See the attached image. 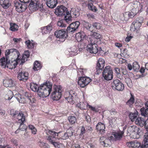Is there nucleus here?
I'll list each match as a JSON object with an SVG mask.
<instances>
[{
    "instance_id": "13d9d810",
    "label": "nucleus",
    "mask_w": 148,
    "mask_h": 148,
    "mask_svg": "<svg viewBox=\"0 0 148 148\" xmlns=\"http://www.w3.org/2000/svg\"><path fill=\"white\" fill-rule=\"evenodd\" d=\"M10 54H11V53L10 52L9 49H8L5 52V60H8L9 59L10 55Z\"/></svg>"
},
{
    "instance_id": "6ab92c4d",
    "label": "nucleus",
    "mask_w": 148,
    "mask_h": 148,
    "mask_svg": "<svg viewBox=\"0 0 148 148\" xmlns=\"http://www.w3.org/2000/svg\"><path fill=\"white\" fill-rule=\"evenodd\" d=\"M46 1L47 6L51 8H54L58 3L57 0H46Z\"/></svg>"
},
{
    "instance_id": "052dcab7",
    "label": "nucleus",
    "mask_w": 148,
    "mask_h": 148,
    "mask_svg": "<svg viewBox=\"0 0 148 148\" xmlns=\"http://www.w3.org/2000/svg\"><path fill=\"white\" fill-rule=\"evenodd\" d=\"M48 132L49 133V134L53 136V138H54L56 136V135L57 134V136L58 135V133L52 130H49Z\"/></svg>"
},
{
    "instance_id": "ddd939ff",
    "label": "nucleus",
    "mask_w": 148,
    "mask_h": 148,
    "mask_svg": "<svg viewBox=\"0 0 148 148\" xmlns=\"http://www.w3.org/2000/svg\"><path fill=\"white\" fill-rule=\"evenodd\" d=\"M87 50L91 53L96 54L98 52V45L97 44H88Z\"/></svg>"
},
{
    "instance_id": "774afa93",
    "label": "nucleus",
    "mask_w": 148,
    "mask_h": 148,
    "mask_svg": "<svg viewBox=\"0 0 148 148\" xmlns=\"http://www.w3.org/2000/svg\"><path fill=\"white\" fill-rule=\"evenodd\" d=\"M69 136L68 134L66 133H64V135L62 136V138L63 140H66L69 138Z\"/></svg>"
},
{
    "instance_id": "bf43d9fd",
    "label": "nucleus",
    "mask_w": 148,
    "mask_h": 148,
    "mask_svg": "<svg viewBox=\"0 0 148 148\" xmlns=\"http://www.w3.org/2000/svg\"><path fill=\"white\" fill-rule=\"evenodd\" d=\"M88 104L87 103H86V104H85L84 102H80L79 104V106H78L81 109H86V106H88V105H86V104Z\"/></svg>"
},
{
    "instance_id": "f704fd0d",
    "label": "nucleus",
    "mask_w": 148,
    "mask_h": 148,
    "mask_svg": "<svg viewBox=\"0 0 148 148\" xmlns=\"http://www.w3.org/2000/svg\"><path fill=\"white\" fill-rule=\"evenodd\" d=\"M41 66L40 64L38 61H36L34 64L33 69L35 71H38L40 69Z\"/></svg>"
},
{
    "instance_id": "09e8293b",
    "label": "nucleus",
    "mask_w": 148,
    "mask_h": 148,
    "mask_svg": "<svg viewBox=\"0 0 148 148\" xmlns=\"http://www.w3.org/2000/svg\"><path fill=\"white\" fill-rule=\"evenodd\" d=\"M68 119L70 123L71 124H74L76 121V119L74 116H69Z\"/></svg>"
},
{
    "instance_id": "69168bd1",
    "label": "nucleus",
    "mask_w": 148,
    "mask_h": 148,
    "mask_svg": "<svg viewBox=\"0 0 148 148\" xmlns=\"http://www.w3.org/2000/svg\"><path fill=\"white\" fill-rule=\"evenodd\" d=\"M66 133L69 136H71L73 135V133L70 129H68Z\"/></svg>"
},
{
    "instance_id": "680f3d73",
    "label": "nucleus",
    "mask_w": 148,
    "mask_h": 148,
    "mask_svg": "<svg viewBox=\"0 0 148 148\" xmlns=\"http://www.w3.org/2000/svg\"><path fill=\"white\" fill-rule=\"evenodd\" d=\"M9 51L10 52L11 54H12L13 52L16 53L17 55V57H18V55L20 56V54L15 49H9Z\"/></svg>"
},
{
    "instance_id": "b1692460",
    "label": "nucleus",
    "mask_w": 148,
    "mask_h": 148,
    "mask_svg": "<svg viewBox=\"0 0 148 148\" xmlns=\"http://www.w3.org/2000/svg\"><path fill=\"white\" fill-rule=\"evenodd\" d=\"M72 92L71 91L69 92L67 91L65 92L64 93V97L68 102H69V101H73V96L71 94Z\"/></svg>"
},
{
    "instance_id": "7c9ffc66",
    "label": "nucleus",
    "mask_w": 148,
    "mask_h": 148,
    "mask_svg": "<svg viewBox=\"0 0 148 148\" xmlns=\"http://www.w3.org/2000/svg\"><path fill=\"white\" fill-rule=\"evenodd\" d=\"M52 29L50 25L44 27L42 28V32L45 34L49 33L51 31Z\"/></svg>"
},
{
    "instance_id": "f03ea898",
    "label": "nucleus",
    "mask_w": 148,
    "mask_h": 148,
    "mask_svg": "<svg viewBox=\"0 0 148 148\" xmlns=\"http://www.w3.org/2000/svg\"><path fill=\"white\" fill-rule=\"evenodd\" d=\"M19 57L20 56L18 55V57L16 60L14 59L12 61H11L10 59L8 60H6L5 58L3 57L0 59V66L3 68L6 67L10 69H14L19 62L20 64L21 61H20Z\"/></svg>"
},
{
    "instance_id": "e433bc0d",
    "label": "nucleus",
    "mask_w": 148,
    "mask_h": 148,
    "mask_svg": "<svg viewBox=\"0 0 148 148\" xmlns=\"http://www.w3.org/2000/svg\"><path fill=\"white\" fill-rule=\"evenodd\" d=\"M140 111L142 116H148V108L145 109L144 107H143L140 109Z\"/></svg>"
},
{
    "instance_id": "4be33fe9",
    "label": "nucleus",
    "mask_w": 148,
    "mask_h": 148,
    "mask_svg": "<svg viewBox=\"0 0 148 148\" xmlns=\"http://www.w3.org/2000/svg\"><path fill=\"white\" fill-rule=\"evenodd\" d=\"M3 84L5 87H12L14 85V82L12 79H7L3 80Z\"/></svg>"
},
{
    "instance_id": "412c9836",
    "label": "nucleus",
    "mask_w": 148,
    "mask_h": 148,
    "mask_svg": "<svg viewBox=\"0 0 148 148\" xmlns=\"http://www.w3.org/2000/svg\"><path fill=\"white\" fill-rule=\"evenodd\" d=\"M29 55L30 53L29 51H25L23 55L22 56L21 58V57L19 58H20V61H21V65L23 64L25 62V61L27 60V59L29 57Z\"/></svg>"
},
{
    "instance_id": "7ed1b4c3",
    "label": "nucleus",
    "mask_w": 148,
    "mask_h": 148,
    "mask_svg": "<svg viewBox=\"0 0 148 148\" xmlns=\"http://www.w3.org/2000/svg\"><path fill=\"white\" fill-rule=\"evenodd\" d=\"M55 12L58 16H64V19L66 22L69 23V21H71L72 17L65 7L63 5L58 6L56 9Z\"/></svg>"
},
{
    "instance_id": "393cba45",
    "label": "nucleus",
    "mask_w": 148,
    "mask_h": 148,
    "mask_svg": "<svg viewBox=\"0 0 148 148\" xmlns=\"http://www.w3.org/2000/svg\"><path fill=\"white\" fill-rule=\"evenodd\" d=\"M83 24L84 27H85L88 30L90 31L91 32H93L94 31L93 27L92 25L85 21L83 22Z\"/></svg>"
},
{
    "instance_id": "9b49d317",
    "label": "nucleus",
    "mask_w": 148,
    "mask_h": 148,
    "mask_svg": "<svg viewBox=\"0 0 148 148\" xmlns=\"http://www.w3.org/2000/svg\"><path fill=\"white\" fill-rule=\"evenodd\" d=\"M56 37L58 38L64 39L68 37V33L65 29L56 31L54 33Z\"/></svg>"
},
{
    "instance_id": "a211bd4d",
    "label": "nucleus",
    "mask_w": 148,
    "mask_h": 148,
    "mask_svg": "<svg viewBox=\"0 0 148 148\" xmlns=\"http://www.w3.org/2000/svg\"><path fill=\"white\" fill-rule=\"evenodd\" d=\"M10 0H0V5L4 9H7L10 6Z\"/></svg>"
},
{
    "instance_id": "37998d69",
    "label": "nucleus",
    "mask_w": 148,
    "mask_h": 148,
    "mask_svg": "<svg viewBox=\"0 0 148 148\" xmlns=\"http://www.w3.org/2000/svg\"><path fill=\"white\" fill-rule=\"evenodd\" d=\"M140 68V66L136 62L133 63V69L135 72H138Z\"/></svg>"
},
{
    "instance_id": "6e6d98bb",
    "label": "nucleus",
    "mask_w": 148,
    "mask_h": 148,
    "mask_svg": "<svg viewBox=\"0 0 148 148\" xmlns=\"http://www.w3.org/2000/svg\"><path fill=\"white\" fill-rule=\"evenodd\" d=\"M135 15L134 13L131 12H127L125 13V16H128L131 18L134 17Z\"/></svg>"
},
{
    "instance_id": "f257e3e1",
    "label": "nucleus",
    "mask_w": 148,
    "mask_h": 148,
    "mask_svg": "<svg viewBox=\"0 0 148 148\" xmlns=\"http://www.w3.org/2000/svg\"><path fill=\"white\" fill-rule=\"evenodd\" d=\"M52 84L49 81L41 84L39 87L37 84L32 83L31 84L30 88L34 92H37L38 96L42 98L48 96L52 90Z\"/></svg>"
},
{
    "instance_id": "a19ab883",
    "label": "nucleus",
    "mask_w": 148,
    "mask_h": 148,
    "mask_svg": "<svg viewBox=\"0 0 148 148\" xmlns=\"http://www.w3.org/2000/svg\"><path fill=\"white\" fill-rule=\"evenodd\" d=\"M10 29L11 30L13 31H15L18 29V26L15 23H10Z\"/></svg>"
},
{
    "instance_id": "79ce46f5",
    "label": "nucleus",
    "mask_w": 148,
    "mask_h": 148,
    "mask_svg": "<svg viewBox=\"0 0 148 148\" xmlns=\"http://www.w3.org/2000/svg\"><path fill=\"white\" fill-rule=\"evenodd\" d=\"M117 118L115 117H112L109 119V122L110 125L112 127L113 125H115L116 123Z\"/></svg>"
},
{
    "instance_id": "4468645a",
    "label": "nucleus",
    "mask_w": 148,
    "mask_h": 148,
    "mask_svg": "<svg viewBox=\"0 0 148 148\" xmlns=\"http://www.w3.org/2000/svg\"><path fill=\"white\" fill-rule=\"evenodd\" d=\"M29 74L27 72H21L18 74V79L20 81H26L28 78Z\"/></svg>"
},
{
    "instance_id": "0eeeda50",
    "label": "nucleus",
    "mask_w": 148,
    "mask_h": 148,
    "mask_svg": "<svg viewBox=\"0 0 148 148\" xmlns=\"http://www.w3.org/2000/svg\"><path fill=\"white\" fill-rule=\"evenodd\" d=\"M30 95L27 92H25L24 94V97L19 94L16 95L15 98L19 103H26L27 99L30 100L31 97Z\"/></svg>"
},
{
    "instance_id": "c756f323",
    "label": "nucleus",
    "mask_w": 148,
    "mask_h": 148,
    "mask_svg": "<svg viewBox=\"0 0 148 148\" xmlns=\"http://www.w3.org/2000/svg\"><path fill=\"white\" fill-rule=\"evenodd\" d=\"M131 97L126 102V104L129 106L130 108L132 107V104L134 103V96L131 93L130 94Z\"/></svg>"
},
{
    "instance_id": "f3484780",
    "label": "nucleus",
    "mask_w": 148,
    "mask_h": 148,
    "mask_svg": "<svg viewBox=\"0 0 148 148\" xmlns=\"http://www.w3.org/2000/svg\"><path fill=\"white\" fill-rule=\"evenodd\" d=\"M96 127L97 130L99 131L100 134H103L105 133V126L104 124L101 122L98 123L96 125Z\"/></svg>"
},
{
    "instance_id": "58836bf2",
    "label": "nucleus",
    "mask_w": 148,
    "mask_h": 148,
    "mask_svg": "<svg viewBox=\"0 0 148 148\" xmlns=\"http://www.w3.org/2000/svg\"><path fill=\"white\" fill-rule=\"evenodd\" d=\"M32 42H31L30 40H28L27 41H26L25 42L29 49H31L34 47V43L33 42V41L32 40Z\"/></svg>"
},
{
    "instance_id": "c9c22d12",
    "label": "nucleus",
    "mask_w": 148,
    "mask_h": 148,
    "mask_svg": "<svg viewBox=\"0 0 148 148\" xmlns=\"http://www.w3.org/2000/svg\"><path fill=\"white\" fill-rule=\"evenodd\" d=\"M88 7L89 10L92 12H96L97 11L96 7L94 6L92 3H89L88 4Z\"/></svg>"
},
{
    "instance_id": "423d86ee",
    "label": "nucleus",
    "mask_w": 148,
    "mask_h": 148,
    "mask_svg": "<svg viewBox=\"0 0 148 148\" xmlns=\"http://www.w3.org/2000/svg\"><path fill=\"white\" fill-rule=\"evenodd\" d=\"M111 84L112 88L114 90L122 91L124 88V84L120 81L117 79L113 80Z\"/></svg>"
},
{
    "instance_id": "e2e57ef3",
    "label": "nucleus",
    "mask_w": 148,
    "mask_h": 148,
    "mask_svg": "<svg viewBox=\"0 0 148 148\" xmlns=\"http://www.w3.org/2000/svg\"><path fill=\"white\" fill-rule=\"evenodd\" d=\"M144 123V127L146 130V131H147V133H148V119H147L146 120H145Z\"/></svg>"
},
{
    "instance_id": "72a5a7b5",
    "label": "nucleus",
    "mask_w": 148,
    "mask_h": 148,
    "mask_svg": "<svg viewBox=\"0 0 148 148\" xmlns=\"http://www.w3.org/2000/svg\"><path fill=\"white\" fill-rule=\"evenodd\" d=\"M114 70L116 76L118 78L121 79L122 78V75L120 73V68L118 67H115L114 68Z\"/></svg>"
},
{
    "instance_id": "ea45409f",
    "label": "nucleus",
    "mask_w": 148,
    "mask_h": 148,
    "mask_svg": "<svg viewBox=\"0 0 148 148\" xmlns=\"http://www.w3.org/2000/svg\"><path fill=\"white\" fill-rule=\"evenodd\" d=\"M13 95V92L11 91H9L7 93L5 96V99L6 100H9L12 98Z\"/></svg>"
},
{
    "instance_id": "5fc2aeb1",
    "label": "nucleus",
    "mask_w": 148,
    "mask_h": 148,
    "mask_svg": "<svg viewBox=\"0 0 148 148\" xmlns=\"http://www.w3.org/2000/svg\"><path fill=\"white\" fill-rule=\"evenodd\" d=\"M57 25L58 26L61 27H65L66 26V25L64 23L62 20L58 21Z\"/></svg>"
},
{
    "instance_id": "20e7f679",
    "label": "nucleus",
    "mask_w": 148,
    "mask_h": 148,
    "mask_svg": "<svg viewBox=\"0 0 148 148\" xmlns=\"http://www.w3.org/2000/svg\"><path fill=\"white\" fill-rule=\"evenodd\" d=\"M62 87L60 86L54 85L53 86L51 96L53 99L58 101L61 97Z\"/></svg>"
},
{
    "instance_id": "49530a36",
    "label": "nucleus",
    "mask_w": 148,
    "mask_h": 148,
    "mask_svg": "<svg viewBox=\"0 0 148 148\" xmlns=\"http://www.w3.org/2000/svg\"><path fill=\"white\" fill-rule=\"evenodd\" d=\"M111 143L110 140L108 138L105 139L103 142H101V145L104 147H107L108 146L110 145V143Z\"/></svg>"
},
{
    "instance_id": "de8ad7c7",
    "label": "nucleus",
    "mask_w": 148,
    "mask_h": 148,
    "mask_svg": "<svg viewBox=\"0 0 148 148\" xmlns=\"http://www.w3.org/2000/svg\"><path fill=\"white\" fill-rule=\"evenodd\" d=\"M92 27H93L94 30L95 28L97 29H101V25L100 23H93L92 24Z\"/></svg>"
},
{
    "instance_id": "603ef678",
    "label": "nucleus",
    "mask_w": 148,
    "mask_h": 148,
    "mask_svg": "<svg viewBox=\"0 0 148 148\" xmlns=\"http://www.w3.org/2000/svg\"><path fill=\"white\" fill-rule=\"evenodd\" d=\"M90 44H96L97 41L96 39L92 35H91L90 37Z\"/></svg>"
},
{
    "instance_id": "9d476101",
    "label": "nucleus",
    "mask_w": 148,
    "mask_h": 148,
    "mask_svg": "<svg viewBox=\"0 0 148 148\" xmlns=\"http://www.w3.org/2000/svg\"><path fill=\"white\" fill-rule=\"evenodd\" d=\"M91 81V79L89 77H82L79 79L78 84L81 87L84 88Z\"/></svg>"
},
{
    "instance_id": "f8f14e48",
    "label": "nucleus",
    "mask_w": 148,
    "mask_h": 148,
    "mask_svg": "<svg viewBox=\"0 0 148 148\" xmlns=\"http://www.w3.org/2000/svg\"><path fill=\"white\" fill-rule=\"evenodd\" d=\"M143 18L142 16H139L135 20L133 23L135 29H139L141 26L142 23H143Z\"/></svg>"
},
{
    "instance_id": "c85d7f7f",
    "label": "nucleus",
    "mask_w": 148,
    "mask_h": 148,
    "mask_svg": "<svg viewBox=\"0 0 148 148\" xmlns=\"http://www.w3.org/2000/svg\"><path fill=\"white\" fill-rule=\"evenodd\" d=\"M71 16V14H72L73 15H74V17H76L78 16L79 15V12L78 9L77 8H73L71 9L70 13Z\"/></svg>"
},
{
    "instance_id": "a18cd8bd",
    "label": "nucleus",
    "mask_w": 148,
    "mask_h": 148,
    "mask_svg": "<svg viewBox=\"0 0 148 148\" xmlns=\"http://www.w3.org/2000/svg\"><path fill=\"white\" fill-rule=\"evenodd\" d=\"M137 114L135 112L134 113H130L129 115V118L132 121H135L137 116Z\"/></svg>"
},
{
    "instance_id": "864d4df0",
    "label": "nucleus",
    "mask_w": 148,
    "mask_h": 148,
    "mask_svg": "<svg viewBox=\"0 0 148 148\" xmlns=\"http://www.w3.org/2000/svg\"><path fill=\"white\" fill-rule=\"evenodd\" d=\"M125 81L129 87H131L132 82L130 78L129 77L125 78Z\"/></svg>"
},
{
    "instance_id": "4c0bfd02",
    "label": "nucleus",
    "mask_w": 148,
    "mask_h": 148,
    "mask_svg": "<svg viewBox=\"0 0 148 148\" xmlns=\"http://www.w3.org/2000/svg\"><path fill=\"white\" fill-rule=\"evenodd\" d=\"M80 24V23L79 21H76L75 22L71 23L69 25L73 29H75V30L76 31L79 26Z\"/></svg>"
},
{
    "instance_id": "c03bdc74",
    "label": "nucleus",
    "mask_w": 148,
    "mask_h": 148,
    "mask_svg": "<svg viewBox=\"0 0 148 148\" xmlns=\"http://www.w3.org/2000/svg\"><path fill=\"white\" fill-rule=\"evenodd\" d=\"M143 145V144L142 145ZM141 144L138 141H135L134 142H132V147L134 148H138L139 147H140V148H141Z\"/></svg>"
},
{
    "instance_id": "0e129e2a",
    "label": "nucleus",
    "mask_w": 148,
    "mask_h": 148,
    "mask_svg": "<svg viewBox=\"0 0 148 148\" xmlns=\"http://www.w3.org/2000/svg\"><path fill=\"white\" fill-rule=\"evenodd\" d=\"M136 15L138 12V9L137 8H133L131 11Z\"/></svg>"
},
{
    "instance_id": "3c124183",
    "label": "nucleus",
    "mask_w": 148,
    "mask_h": 148,
    "mask_svg": "<svg viewBox=\"0 0 148 148\" xmlns=\"http://www.w3.org/2000/svg\"><path fill=\"white\" fill-rule=\"evenodd\" d=\"M65 29L66 32H67V33L69 32V33H71V34H72L73 33H74L76 31L75 30V29H73V27H71L70 25L67 27L66 29Z\"/></svg>"
},
{
    "instance_id": "4d7b16f0",
    "label": "nucleus",
    "mask_w": 148,
    "mask_h": 148,
    "mask_svg": "<svg viewBox=\"0 0 148 148\" xmlns=\"http://www.w3.org/2000/svg\"><path fill=\"white\" fill-rule=\"evenodd\" d=\"M19 112L14 110V109H12L11 110L10 114L14 117H16Z\"/></svg>"
},
{
    "instance_id": "5701e85b",
    "label": "nucleus",
    "mask_w": 148,
    "mask_h": 148,
    "mask_svg": "<svg viewBox=\"0 0 148 148\" xmlns=\"http://www.w3.org/2000/svg\"><path fill=\"white\" fill-rule=\"evenodd\" d=\"M16 117L18 120V123H23L25 121V116L21 112H19Z\"/></svg>"
},
{
    "instance_id": "aec40b11",
    "label": "nucleus",
    "mask_w": 148,
    "mask_h": 148,
    "mask_svg": "<svg viewBox=\"0 0 148 148\" xmlns=\"http://www.w3.org/2000/svg\"><path fill=\"white\" fill-rule=\"evenodd\" d=\"M86 35L84 32H81L77 33L75 35V38L78 42H81L85 38Z\"/></svg>"
},
{
    "instance_id": "dca6fc26",
    "label": "nucleus",
    "mask_w": 148,
    "mask_h": 148,
    "mask_svg": "<svg viewBox=\"0 0 148 148\" xmlns=\"http://www.w3.org/2000/svg\"><path fill=\"white\" fill-rule=\"evenodd\" d=\"M104 66L105 61L102 58H99L97 63L96 66L97 71L102 70L104 68Z\"/></svg>"
},
{
    "instance_id": "2eb2a0df",
    "label": "nucleus",
    "mask_w": 148,
    "mask_h": 148,
    "mask_svg": "<svg viewBox=\"0 0 148 148\" xmlns=\"http://www.w3.org/2000/svg\"><path fill=\"white\" fill-rule=\"evenodd\" d=\"M39 4L40 3L38 1L36 0H31V1L28 7L30 9L36 10L39 9L40 7Z\"/></svg>"
},
{
    "instance_id": "6e6552de",
    "label": "nucleus",
    "mask_w": 148,
    "mask_h": 148,
    "mask_svg": "<svg viewBox=\"0 0 148 148\" xmlns=\"http://www.w3.org/2000/svg\"><path fill=\"white\" fill-rule=\"evenodd\" d=\"M29 1H27L26 2H24V3H21L18 2H16L14 3V6L16 7V10L19 12H22L25 11L27 8V5L26 4L28 3Z\"/></svg>"
},
{
    "instance_id": "8fccbe9b",
    "label": "nucleus",
    "mask_w": 148,
    "mask_h": 148,
    "mask_svg": "<svg viewBox=\"0 0 148 148\" xmlns=\"http://www.w3.org/2000/svg\"><path fill=\"white\" fill-rule=\"evenodd\" d=\"M97 40H100V39L102 38V36L99 34L97 32H94L92 35Z\"/></svg>"
},
{
    "instance_id": "cd10ccee",
    "label": "nucleus",
    "mask_w": 148,
    "mask_h": 148,
    "mask_svg": "<svg viewBox=\"0 0 148 148\" xmlns=\"http://www.w3.org/2000/svg\"><path fill=\"white\" fill-rule=\"evenodd\" d=\"M123 134V131L115 132L113 134L115 140L116 141L120 140L122 138Z\"/></svg>"
},
{
    "instance_id": "39448f33",
    "label": "nucleus",
    "mask_w": 148,
    "mask_h": 148,
    "mask_svg": "<svg viewBox=\"0 0 148 148\" xmlns=\"http://www.w3.org/2000/svg\"><path fill=\"white\" fill-rule=\"evenodd\" d=\"M103 76L104 79L107 80H111L113 77V72L112 68L110 66H106L104 69Z\"/></svg>"
},
{
    "instance_id": "bb28decb",
    "label": "nucleus",
    "mask_w": 148,
    "mask_h": 148,
    "mask_svg": "<svg viewBox=\"0 0 148 148\" xmlns=\"http://www.w3.org/2000/svg\"><path fill=\"white\" fill-rule=\"evenodd\" d=\"M144 137L141 148H147L148 147V133L145 134Z\"/></svg>"
},
{
    "instance_id": "338daca9",
    "label": "nucleus",
    "mask_w": 148,
    "mask_h": 148,
    "mask_svg": "<svg viewBox=\"0 0 148 148\" xmlns=\"http://www.w3.org/2000/svg\"><path fill=\"white\" fill-rule=\"evenodd\" d=\"M21 38H14L13 39V40L14 41L15 43H17L21 41Z\"/></svg>"
},
{
    "instance_id": "1a4fd4ad",
    "label": "nucleus",
    "mask_w": 148,
    "mask_h": 148,
    "mask_svg": "<svg viewBox=\"0 0 148 148\" xmlns=\"http://www.w3.org/2000/svg\"><path fill=\"white\" fill-rule=\"evenodd\" d=\"M138 128L135 126H130L128 127L127 130V134L130 135L131 137L134 138H138L139 136L138 134H137V136H136V132L138 131Z\"/></svg>"
},
{
    "instance_id": "a878e982",
    "label": "nucleus",
    "mask_w": 148,
    "mask_h": 148,
    "mask_svg": "<svg viewBox=\"0 0 148 148\" xmlns=\"http://www.w3.org/2000/svg\"><path fill=\"white\" fill-rule=\"evenodd\" d=\"M145 120L143 118L139 117L136 118L135 121V123L136 124L139 125L140 127H143L144 125Z\"/></svg>"
},
{
    "instance_id": "2f4dec72",
    "label": "nucleus",
    "mask_w": 148,
    "mask_h": 148,
    "mask_svg": "<svg viewBox=\"0 0 148 148\" xmlns=\"http://www.w3.org/2000/svg\"><path fill=\"white\" fill-rule=\"evenodd\" d=\"M20 126L18 129L15 132L16 134L18 133L20 130L21 131H24L26 129V126L23 124V123H20Z\"/></svg>"
},
{
    "instance_id": "473e14b6",
    "label": "nucleus",
    "mask_w": 148,
    "mask_h": 148,
    "mask_svg": "<svg viewBox=\"0 0 148 148\" xmlns=\"http://www.w3.org/2000/svg\"><path fill=\"white\" fill-rule=\"evenodd\" d=\"M69 55L71 56H73L77 54V50L75 47L74 46L71 48L69 51Z\"/></svg>"
}]
</instances>
